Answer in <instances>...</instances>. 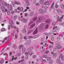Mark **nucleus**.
Returning a JSON list of instances; mask_svg holds the SVG:
<instances>
[{"label": "nucleus", "mask_w": 64, "mask_h": 64, "mask_svg": "<svg viewBox=\"0 0 64 64\" xmlns=\"http://www.w3.org/2000/svg\"><path fill=\"white\" fill-rule=\"evenodd\" d=\"M33 38V37L32 36H29L28 37V39H31V38Z\"/></svg>", "instance_id": "680f3d73"}, {"label": "nucleus", "mask_w": 64, "mask_h": 64, "mask_svg": "<svg viewBox=\"0 0 64 64\" xmlns=\"http://www.w3.org/2000/svg\"><path fill=\"white\" fill-rule=\"evenodd\" d=\"M37 1V0H34L33 2V4H35L36 3V2Z\"/></svg>", "instance_id": "3c124183"}, {"label": "nucleus", "mask_w": 64, "mask_h": 64, "mask_svg": "<svg viewBox=\"0 0 64 64\" xmlns=\"http://www.w3.org/2000/svg\"><path fill=\"white\" fill-rule=\"evenodd\" d=\"M57 11L58 14L60 15H61V14L63 13V12H62V10L59 8L57 9Z\"/></svg>", "instance_id": "f03ea898"}, {"label": "nucleus", "mask_w": 64, "mask_h": 64, "mask_svg": "<svg viewBox=\"0 0 64 64\" xmlns=\"http://www.w3.org/2000/svg\"><path fill=\"white\" fill-rule=\"evenodd\" d=\"M53 60H51L49 62V63L50 64H52L53 63Z\"/></svg>", "instance_id": "c03bdc74"}, {"label": "nucleus", "mask_w": 64, "mask_h": 64, "mask_svg": "<svg viewBox=\"0 0 64 64\" xmlns=\"http://www.w3.org/2000/svg\"><path fill=\"white\" fill-rule=\"evenodd\" d=\"M2 15V13H0V21H1L2 20V18H1V16Z\"/></svg>", "instance_id": "7c9ffc66"}, {"label": "nucleus", "mask_w": 64, "mask_h": 64, "mask_svg": "<svg viewBox=\"0 0 64 64\" xmlns=\"http://www.w3.org/2000/svg\"><path fill=\"white\" fill-rule=\"evenodd\" d=\"M49 53V51L48 50H47L46 51V54H48Z\"/></svg>", "instance_id": "bf43d9fd"}, {"label": "nucleus", "mask_w": 64, "mask_h": 64, "mask_svg": "<svg viewBox=\"0 0 64 64\" xmlns=\"http://www.w3.org/2000/svg\"><path fill=\"white\" fill-rule=\"evenodd\" d=\"M22 51L23 52H25L26 51L25 48L24 47L22 48Z\"/></svg>", "instance_id": "bb28decb"}, {"label": "nucleus", "mask_w": 64, "mask_h": 64, "mask_svg": "<svg viewBox=\"0 0 64 64\" xmlns=\"http://www.w3.org/2000/svg\"><path fill=\"white\" fill-rule=\"evenodd\" d=\"M43 0H40V4H43Z\"/></svg>", "instance_id": "de8ad7c7"}, {"label": "nucleus", "mask_w": 64, "mask_h": 64, "mask_svg": "<svg viewBox=\"0 0 64 64\" xmlns=\"http://www.w3.org/2000/svg\"><path fill=\"white\" fill-rule=\"evenodd\" d=\"M37 16H35L33 18L32 20L33 21H35L37 20Z\"/></svg>", "instance_id": "dca6fc26"}, {"label": "nucleus", "mask_w": 64, "mask_h": 64, "mask_svg": "<svg viewBox=\"0 0 64 64\" xmlns=\"http://www.w3.org/2000/svg\"><path fill=\"white\" fill-rule=\"evenodd\" d=\"M2 5L3 6H7L8 8H9V4L6 3V2H3L2 3Z\"/></svg>", "instance_id": "423d86ee"}, {"label": "nucleus", "mask_w": 64, "mask_h": 64, "mask_svg": "<svg viewBox=\"0 0 64 64\" xmlns=\"http://www.w3.org/2000/svg\"><path fill=\"white\" fill-rule=\"evenodd\" d=\"M12 57H13L12 58V60H14H14H16V59H17V57H16L14 58V56H13Z\"/></svg>", "instance_id": "f704fd0d"}, {"label": "nucleus", "mask_w": 64, "mask_h": 64, "mask_svg": "<svg viewBox=\"0 0 64 64\" xmlns=\"http://www.w3.org/2000/svg\"><path fill=\"white\" fill-rule=\"evenodd\" d=\"M49 28V25L48 24H46V25L45 26V27H44V29H48V28Z\"/></svg>", "instance_id": "5701e85b"}, {"label": "nucleus", "mask_w": 64, "mask_h": 64, "mask_svg": "<svg viewBox=\"0 0 64 64\" xmlns=\"http://www.w3.org/2000/svg\"><path fill=\"white\" fill-rule=\"evenodd\" d=\"M25 55L26 56H28V55H29L30 54L29 52H25Z\"/></svg>", "instance_id": "393cba45"}, {"label": "nucleus", "mask_w": 64, "mask_h": 64, "mask_svg": "<svg viewBox=\"0 0 64 64\" xmlns=\"http://www.w3.org/2000/svg\"><path fill=\"white\" fill-rule=\"evenodd\" d=\"M24 38L25 40H27V38L26 36H24Z\"/></svg>", "instance_id": "864d4df0"}, {"label": "nucleus", "mask_w": 64, "mask_h": 64, "mask_svg": "<svg viewBox=\"0 0 64 64\" xmlns=\"http://www.w3.org/2000/svg\"><path fill=\"white\" fill-rule=\"evenodd\" d=\"M14 3L16 4L17 5H21V3L19 2L15 1Z\"/></svg>", "instance_id": "6ab92c4d"}, {"label": "nucleus", "mask_w": 64, "mask_h": 64, "mask_svg": "<svg viewBox=\"0 0 64 64\" xmlns=\"http://www.w3.org/2000/svg\"><path fill=\"white\" fill-rule=\"evenodd\" d=\"M34 39H36V38H38L37 37V35L34 36Z\"/></svg>", "instance_id": "0e129e2a"}, {"label": "nucleus", "mask_w": 64, "mask_h": 64, "mask_svg": "<svg viewBox=\"0 0 64 64\" xmlns=\"http://www.w3.org/2000/svg\"><path fill=\"white\" fill-rule=\"evenodd\" d=\"M22 32L24 34H26V30L25 29L23 28L22 30Z\"/></svg>", "instance_id": "f3484780"}, {"label": "nucleus", "mask_w": 64, "mask_h": 64, "mask_svg": "<svg viewBox=\"0 0 64 64\" xmlns=\"http://www.w3.org/2000/svg\"><path fill=\"white\" fill-rule=\"evenodd\" d=\"M46 60L45 59H42V62H43V63H45V62H46Z\"/></svg>", "instance_id": "e433bc0d"}, {"label": "nucleus", "mask_w": 64, "mask_h": 64, "mask_svg": "<svg viewBox=\"0 0 64 64\" xmlns=\"http://www.w3.org/2000/svg\"><path fill=\"white\" fill-rule=\"evenodd\" d=\"M12 47L13 48H14V49L15 50L17 49V48L18 47V46H15V45L13 46Z\"/></svg>", "instance_id": "c756f323"}, {"label": "nucleus", "mask_w": 64, "mask_h": 64, "mask_svg": "<svg viewBox=\"0 0 64 64\" xmlns=\"http://www.w3.org/2000/svg\"><path fill=\"white\" fill-rule=\"evenodd\" d=\"M42 19H43V18L42 17H38V19L36 21V23L37 24H39V23H40L42 21Z\"/></svg>", "instance_id": "f257e3e1"}, {"label": "nucleus", "mask_w": 64, "mask_h": 64, "mask_svg": "<svg viewBox=\"0 0 64 64\" xmlns=\"http://www.w3.org/2000/svg\"><path fill=\"white\" fill-rule=\"evenodd\" d=\"M46 12H47V10H44L41 12L40 13L41 14H44V13H46Z\"/></svg>", "instance_id": "2eb2a0df"}, {"label": "nucleus", "mask_w": 64, "mask_h": 64, "mask_svg": "<svg viewBox=\"0 0 64 64\" xmlns=\"http://www.w3.org/2000/svg\"><path fill=\"white\" fill-rule=\"evenodd\" d=\"M54 2L52 4L50 7V8H52L53 9V10H54V11H55V8H54Z\"/></svg>", "instance_id": "9b49d317"}, {"label": "nucleus", "mask_w": 64, "mask_h": 64, "mask_svg": "<svg viewBox=\"0 0 64 64\" xmlns=\"http://www.w3.org/2000/svg\"><path fill=\"white\" fill-rule=\"evenodd\" d=\"M36 57V55H34L33 56V59H35Z\"/></svg>", "instance_id": "338daca9"}, {"label": "nucleus", "mask_w": 64, "mask_h": 64, "mask_svg": "<svg viewBox=\"0 0 64 64\" xmlns=\"http://www.w3.org/2000/svg\"><path fill=\"white\" fill-rule=\"evenodd\" d=\"M1 30V31H2V32H3V31H5V29L4 28H2Z\"/></svg>", "instance_id": "8fccbe9b"}, {"label": "nucleus", "mask_w": 64, "mask_h": 64, "mask_svg": "<svg viewBox=\"0 0 64 64\" xmlns=\"http://www.w3.org/2000/svg\"><path fill=\"white\" fill-rule=\"evenodd\" d=\"M33 23V21H32V20L30 22V23L29 24V25H30L31 24H32V23Z\"/></svg>", "instance_id": "09e8293b"}, {"label": "nucleus", "mask_w": 64, "mask_h": 64, "mask_svg": "<svg viewBox=\"0 0 64 64\" xmlns=\"http://www.w3.org/2000/svg\"><path fill=\"white\" fill-rule=\"evenodd\" d=\"M51 59V58L50 57H48L47 58V61H50Z\"/></svg>", "instance_id": "473e14b6"}, {"label": "nucleus", "mask_w": 64, "mask_h": 64, "mask_svg": "<svg viewBox=\"0 0 64 64\" xmlns=\"http://www.w3.org/2000/svg\"><path fill=\"white\" fill-rule=\"evenodd\" d=\"M15 37L16 39H17V38H18V35L17 34H16Z\"/></svg>", "instance_id": "5fc2aeb1"}, {"label": "nucleus", "mask_w": 64, "mask_h": 64, "mask_svg": "<svg viewBox=\"0 0 64 64\" xmlns=\"http://www.w3.org/2000/svg\"><path fill=\"white\" fill-rule=\"evenodd\" d=\"M4 62V61L3 60H1L0 62V64H2Z\"/></svg>", "instance_id": "774afa93"}, {"label": "nucleus", "mask_w": 64, "mask_h": 64, "mask_svg": "<svg viewBox=\"0 0 64 64\" xmlns=\"http://www.w3.org/2000/svg\"><path fill=\"white\" fill-rule=\"evenodd\" d=\"M60 6H61V8H62V9H64V4H61L60 5Z\"/></svg>", "instance_id": "c9c22d12"}, {"label": "nucleus", "mask_w": 64, "mask_h": 64, "mask_svg": "<svg viewBox=\"0 0 64 64\" xmlns=\"http://www.w3.org/2000/svg\"><path fill=\"white\" fill-rule=\"evenodd\" d=\"M2 11L3 12H7V10L3 6H2Z\"/></svg>", "instance_id": "20e7f679"}, {"label": "nucleus", "mask_w": 64, "mask_h": 64, "mask_svg": "<svg viewBox=\"0 0 64 64\" xmlns=\"http://www.w3.org/2000/svg\"><path fill=\"white\" fill-rule=\"evenodd\" d=\"M44 26V23H42L39 26V28L41 29L42 28H43V27Z\"/></svg>", "instance_id": "9d476101"}, {"label": "nucleus", "mask_w": 64, "mask_h": 64, "mask_svg": "<svg viewBox=\"0 0 64 64\" xmlns=\"http://www.w3.org/2000/svg\"><path fill=\"white\" fill-rule=\"evenodd\" d=\"M57 53H54V55L52 56V57L53 58H55L56 57H57Z\"/></svg>", "instance_id": "4468645a"}, {"label": "nucleus", "mask_w": 64, "mask_h": 64, "mask_svg": "<svg viewBox=\"0 0 64 64\" xmlns=\"http://www.w3.org/2000/svg\"><path fill=\"white\" fill-rule=\"evenodd\" d=\"M36 25V24L35 23H34L32 24L30 26V29L31 28H32L33 27H34Z\"/></svg>", "instance_id": "1a4fd4ad"}, {"label": "nucleus", "mask_w": 64, "mask_h": 64, "mask_svg": "<svg viewBox=\"0 0 64 64\" xmlns=\"http://www.w3.org/2000/svg\"><path fill=\"white\" fill-rule=\"evenodd\" d=\"M61 59L62 61H64V56H62V58H61Z\"/></svg>", "instance_id": "4c0bfd02"}, {"label": "nucleus", "mask_w": 64, "mask_h": 64, "mask_svg": "<svg viewBox=\"0 0 64 64\" xmlns=\"http://www.w3.org/2000/svg\"><path fill=\"white\" fill-rule=\"evenodd\" d=\"M54 33L53 32H50L49 34L50 36H52L54 35Z\"/></svg>", "instance_id": "c85d7f7f"}, {"label": "nucleus", "mask_w": 64, "mask_h": 64, "mask_svg": "<svg viewBox=\"0 0 64 64\" xmlns=\"http://www.w3.org/2000/svg\"><path fill=\"white\" fill-rule=\"evenodd\" d=\"M57 40L58 41H59L60 40V37L59 36H58L57 38Z\"/></svg>", "instance_id": "2f4dec72"}, {"label": "nucleus", "mask_w": 64, "mask_h": 64, "mask_svg": "<svg viewBox=\"0 0 64 64\" xmlns=\"http://www.w3.org/2000/svg\"><path fill=\"white\" fill-rule=\"evenodd\" d=\"M35 5H36V6H40V4L38 2H36V4Z\"/></svg>", "instance_id": "58836bf2"}, {"label": "nucleus", "mask_w": 64, "mask_h": 64, "mask_svg": "<svg viewBox=\"0 0 64 64\" xmlns=\"http://www.w3.org/2000/svg\"><path fill=\"white\" fill-rule=\"evenodd\" d=\"M56 20L58 21L59 22H61L62 21V20L60 19L59 17L58 16V15H56Z\"/></svg>", "instance_id": "0eeeda50"}, {"label": "nucleus", "mask_w": 64, "mask_h": 64, "mask_svg": "<svg viewBox=\"0 0 64 64\" xmlns=\"http://www.w3.org/2000/svg\"><path fill=\"white\" fill-rule=\"evenodd\" d=\"M51 22V20H47L46 21V23H49V22Z\"/></svg>", "instance_id": "72a5a7b5"}, {"label": "nucleus", "mask_w": 64, "mask_h": 64, "mask_svg": "<svg viewBox=\"0 0 64 64\" xmlns=\"http://www.w3.org/2000/svg\"><path fill=\"white\" fill-rule=\"evenodd\" d=\"M31 51H32V50H31V49H30L29 48H28V53L31 52Z\"/></svg>", "instance_id": "79ce46f5"}, {"label": "nucleus", "mask_w": 64, "mask_h": 64, "mask_svg": "<svg viewBox=\"0 0 64 64\" xmlns=\"http://www.w3.org/2000/svg\"><path fill=\"white\" fill-rule=\"evenodd\" d=\"M56 24V22H53L52 24V25H55Z\"/></svg>", "instance_id": "13d9d810"}, {"label": "nucleus", "mask_w": 64, "mask_h": 64, "mask_svg": "<svg viewBox=\"0 0 64 64\" xmlns=\"http://www.w3.org/2000/svg\"><path fill=\"white\" fill-rule=\"evenodd\" d=\"M24 47V46L23 45H20L19 47V49L21 50L22 49V47Z\"/></svg>", "instance_id": "a878e982"}, {"label": "nucleus", "mask_w": 64, "mask_h": 64, "mask_svg": "<svg viewBox=\"0 0 64 64\" xmlns=\"http://www.w3.org/2000/svg\"><path fill=\"white\" fill-rule=\"evenodd\" d=\"M52 31L54 32H56V33H58L59 32V29L57 28L55 30H52Z\"/></svg>", "instance_id": "ddd939ff"}, {"label": "nucleus", "mask_w": 64, "mask_h": 64, "mask_svg": "<svg viewBox=\"0 0 64 64\" xmlns=\"http://www.w3.org/2000/svg\"><path fill=\"white\" fill-rule=\"evenodd\" d=\"M21 21L24 22V23H26V22H27V20L26 19H25L24 18H22L21 20Z\"/></svg>", "instance_id": "a211bd4d"}, {"label": "nucleus", "mask_w": 64, "mask_h": 64, "mask_svg": "<svg viewBox=\"0 0 64 64\" xmlns=\"http://www.w3.org/2000/svg\"><path fill=\"white\" fill-rule=\"evenodd\" d=\"M43 10V9L42 8H40L39 10V11L40 12H41V11H42Z\"/></svg>", "instance_id": "69168bd1"}, {"label": "nucleus", "mask_w": 64, "mask_h": 64, "mask_svg": "<svg viewBox=\"0 0 64 64\" xmlns=\"http://www.w3.org/2000/svg\"><path fill=\"white\" fill-rule=\"evenodd\" d=\"M10 12L9 10H8V15H10Z\"/></svg>", "instance_id": "ea45409f"}, {"label": "nucleus", "mask_w": 64, "mask_h": 64, "mask_svg": "<svg viewBox=\"0 0 64 64\" xmlns=\"http://www.w3.org/2000/svg\"><path fill=\"white\" fill-rule=\"evenodd\" d=\"M25 58L26 60H28V56H26Z\"/></svg>", "instance_id": "603ef678"}, {"label": "nucleus", "mask_w": 64, "mask_h": 64, "mask_svg": "<svg viewBox=\"0 0 64 64\" xmlns=\"http://www.w3.org/2000/svg\"><path fill=\"white\" fill-rule=\"evenodd\" d=\"M13 20H11L10 22V24L12 27V26H13Z\"/></svg>", "instance_id": "412c9836"}, {"label": "nucleus", "mask_w": 64, "mask_h": 64, "mask_svg": "<svg viewBox=\"0 0 64 64\" xmlns=\"http://www.w3.org/2000/svg\"><path fill=\"white\" fill-rule=\"evenodd\" d=\"M11 18H12V19H14V20H16V19L17 18V16H14V15H12L11 16Z\"/></svg>", "instance_id": "39448f33"}, {"label": "nucleus", "mask_w": 64, "mask_h": 64, "mask_svg": "<svg viewBox=\"0 0 64 64\" xmlns=\"http://www.w3.org/2000/svg\"><path fill=\"white\" fill-rule=\"evenodd\" d=\"M61 61V59L60 58H58L56 60V63H59Z\"/></svg>", "instance_id": "4be33fe9"}, {"label": "nucleus", "mask_w": 64, "mask_h": 64, "mask_svg": "<svg viewBox=\"0 0 64 64\" xmlns=\"http://www.w3.org/2000/svg\"><path fill=\"white\" fill-rule=\"evenodd\" d=\"M30 44V40H26V41L25 44L26 46H28Z\"/></svg>", "instance_id": "7ed1b4c3"}, {"label": "nucleus", "mask_w": 64, "mask_h": 64, "mask_svg": "<svg viewBox=\"0 0 64 64\" xmlns=\"http://www.w3.org/2000/svg\"><path fill=\"white\" fill-rule=\"evenodd\" d=\"M55 7L56 8H58V5L56 4L55 5Z\"/></svg>", "instance_id": "49530a36"}, {"label": "nucleus", "mask_w": 64, "mask_h": 64, "mask_svg": "<svg viewBox=\"0 0 64 64\" xmlns=\"http://www.w3.org/2000/svg\"><path fill=\"white\" fill-rule=\"evenodd\" d=\"M56 49H58V46H56L54 48V51H55V50H56Z\"/></svg>", "instance_id": "a19ab883"}, {"label": "nucleus", "mask_w": 64, "mask_h": 64, "mask_svg": "<svg viewBox=\"0 0 64 64\" xmlns=\"http://www.w3.org/2000/svg\"><path fill=\"white\" fill-rule=\"evenodd\" d=\"M17 9L18 10H20V12H22L23 11V7L20 8L18 7L17 8Z\"/></svg>", "instance_id": "6e6552de"}, {"label": "nucleus", "mask_w": 64, "mask_h": 64, "mask_svg": "<svg viewBox=\"0 0 64 64\" xmlns=\"http://www.w3.org/2000/svg\"><path fill=\"white\" fill-rule=\"evenodd\" d=\"M10 9L11 11H12L13 10V8L12 7V6L10 4Z\"/></svg>", "instance_id": "b1692460"}, {"label": "nucleus", "mask_w": 64, "mask_h": 64, "mask_svg": "<svg viewBox=\"0 0 64 64\" xmlns=\"http://www.w3.org/2000/svg\"><path fill=\"white\" fill-rule=\"evenodd\" d=\"M62 54H61L60 56H59V58H62Z\"/></svg>", "instance_id": "4d7b16f0"}, {"label": "nucleus", "mask_w": 64, "mask_h": 64, "mask_svg": "<svg viewBox=\"0 0 64 64\" xmlns=\"http://www.w3.org/2000/svg\"><path fill=\"white\" fill-rule=\"evenodd\" d=\"M45 40V38H42L41 40V42H43V41H44Z\"/></svg>", "instance_id": "052dcab7"}, {"label": "nucleus", "mask_w": 64, "mask_h": 64, "mask_svg": "<svg viewBox=\"0 0 64 64\" xmlns=\"http://www.w3.org/2000/svg\"><path fill=\"white\" fill-rule=\"evenodd\" d=\"M57 28V26H54L53 28V30H55L56 29V28Z\"/></svg>", "instance_id": "37998d69"}, {"label": "nucleus", "mask_w": 64, "mask_h": 64, "mask_svg": "<svg viewBox=\"0 0 64 64\" xmlns=\"http://www.w3.org/2000/svg\"><path fill=\"white\" fill-rule=\"evenodd\" d=\"M50 2V1H46L44 3V4L45 5H49Z\"/></svg>", "instance_id": "f8f14e48"}, {"label": "nucleus", "mask_w": 64, "mask_h": 64, "mask_svg": "<svg viewBox=\"0 0 64 64\" xmlns=\"http://www.w3.org/2000/svg\"><path fill=\"white\" fill-rule=\"evenodd\" d=\"M43 57L44 58H47V56L44 55L43 56Z\"/></svg>", "instance_id": "a18cd8bd"}, {"label": "nucleus", "mask_w": 64, "mask_h": 64, "mask_svg": "<svg viewBox=\"0 0 64 64\" xmlns=\"http://www.w3.org/2000/svg\"><path fill=\"white\" fill-rule=\"evenodd\" d=\"M29 6V4L28 3L26 4L25 5V6Z\"/></svg>", "instance_id": "6e6d98bb"}, {"label": "nucleus", "mask_w": 64, "mask_h": 64, "mask_svg": "<svg viewBox=\"0 0 64 64\" xmlns=\"http://www.w3.org/2000/svg\"><path fill=\"white\" fill-rule=\"evenodd\" d=\"M34 15V13L32 12H31L30 14L29 15L31 17V16H33Z\"/></svg>", "instance_id": "cd10ccee"}, {"label": "nucleus", "mask_w": 64, "mask_h": 64, "mask_svg": "<svg viewBox=\"0 0 64 64\" xmlns=\"http://www.w3.org/2000/svg\"><path fill=\"white\" fill-rule=\"evenodd\" d=\"M24 0L26 1V4L29 3V2H28V0Z\"/></svg>", "instance_id": "e2e57ef3"}, {"label": "nucleus", "mask_w": 64, "mask_h": 64, "mask_svg": "<svg viewBox=\"0 0 64 64\" xmlns=\"http://www.w3.org/2000/svg\"><path fill=\"white\" fill-rule=\"evenodd\" d=\"M37 32H38V28H36V30L34 32L33 34H36L37 33Z\"/></svg>", "instance_id": "aec40b11"}]
</instances>
